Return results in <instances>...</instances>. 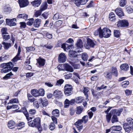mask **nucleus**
<instances>
[{"mask_svg": "<svg viewBox=\"0 0 133 133\" xmlns=\"http://www.w3.org/2000/svg\"><path fill=\"white\" fill-rule=\"evenodd\" d=\"M120 67L121 70L124 71L128 70L129 68V66L128 64L126 63L122 64L120 66Z\"/></svg>", "mask_w": 133, "mask_h": 133, "instance_id": "c756f323", "label": "nucleus"}, {"mask_svg": "<svg viewBox=\"0 0 133 133\" xmlns=\"http://www.w3.org/2000/svg\"><path fill=\"white\" fill-rule=\"evenodd\" d=\"M47 7V4L46 3H43L41 5L40 10L42 11L46 9Z\"/></svg>", "mask_w": 133, "mask_h": 133, "instance_id": "ea45409f", "label": "nucleus"}, {"mask_svg": "<svg viewBox=\"0 0 133 133\" xmlns=\"http://www.w3.org/2000/svg\"><path fill=\"white\" fill-rule=\"evenodd\" d=\"M40 104L39 103L38 99L36 100L33 102V105L35 108L38 109L39 107V104Z\"/></svg>", "mask_w": 133, "mask_h": 133, "instance_id": "58836bf2", "label": "nucleus"}, {"mask_svg": "<svg viewBox=\"0 0 133 133\" xmlns=\"http://www.w3.org/2000/svg\"><path fill=\"white\" fill-rule=\"evenodd\" d=\"M82 120H83V122L85 124L88 121V116L87 115L84 116L82 118Z\"/></svg>", "mask_w": 133, "mask_h": 133, "instance_id": "e2e57ef3", "label": "nucleus"}, {"mask_svg": "<svg viewBox=\"0 0 133 133\" xmlns=\"http://www.w3.org/2000/svg\"><path fill=\"white\" fill-rule=\"evenodd\" d=\"M61 46V48H63L65 51L66 49L68 50L69 49L71 46H68V44L64 43L62 44L61 42H60V45H58V46L60 47Z\"/></svg>", "mask_w": 133, "mask_h": 133, "instance_id": "5701e85b", "label": "nucleus"}, {"mask_svg": "<svg viewBox=\"0 0 133 133\" xmlns=\"http://www.w3.org/2000/svg\"><path fill=\"white\" fill-rule=\"evenodd\" d=\"M3 11L4 12H9L11 11L10 8L7 6H5L3 8Z\"/></svg>", "mask_w": 133, "mask_h": 133, "instance_id": "c03bdc74", "label": "nucleus"}, {"mask_svg": "<svg viewBox=\"0 0 133 133\" xmlns=\"http://www.w3.org/2000/svg\"><path fill=\"white\" fill-rule=\"evenodd\" d=\"M129 84V82L128 81H124L122 82V86L123 88H125Z\"/></svg>", "mask_w": 133, "mask_h": 133, "instance_id": "052dcab7", "label": "nucleus"}, {"mask_svg": "<svg viewBox=\"0 0 133 133\" xmlns=\"http://www.w3.org/2000/svg\"><path fill=\"white\" fill-rule=\"evenodd\" d=\"M42 11H41L40 10H38L36 11L35 12L34 16L36 17H37L41 15V14L42 12Z\"/></svg>", "mask_w": 133, "mask_h": 133, "instance_id": "680f3d73", "label": "nucleus"}, {"mask_svg": "<svg viewBox=\"0 0 133 133\" xmlns=\"http://www.w3.org/2000/svg\"><path fill=\"white\" fill-rule=\"evenodd\" d=\"M49 12L46 11L42 14V16L45 19L47 18L48 16L49 15Z\"/></svg>", "mask_w": 133, "mask_h": 133, "instance_id": "774afa93", "label": "nucleus"}, {"mask_svg": "<svg viewBox=\"0 0 133 133\" xmlns=\"http://www.w3.org/2000/svg\"><path fill=\"white\" fill-rule=\"evenodd\" d=\"M66 57L64 53H61L59 55L58 58V61L59 63H64L66 61Z\"/></svg>", "mask_w": 133, "mask_h": 133, "instance_id": "9d476101", "label": "nucleus"}, {"mask_svg": "<svg viewBox=\"0 0 133 133\" xmlns=\"http://www.w3.org/2000/svg\"><path fill=\"white\" fill-rule=\"evenodd\" d=\"M2 37L3 39L5 40H8L10 38V36L8 33L7 34L2 35Z\"/></svg>", "mask_w": 133, "mask_h": 133, "instance_id": "0e129e2a", "label": "nucleus"}, {"mask_svg": "<svg viewBox=\"0 0 133 133\" xmlns=\"http://www.w3.org/2000/svg\"><path fill=\"white\" fill-rule=\"evenodd\" d=\"M2 44L4 45V49L6 50H8L11 46V44L10 43L3 42Z\"/></svg>", "mask_w": 133, "mask_h": 133, "instance_id": "72a5a7b5", "label": "nucleus"}, {"mask_svg": "<svg viewBox=\"0 0 133 133\" xmlns=\"http://www.w3.org/2000/svg\"><path fill=\"white\" fill-rule=\"evenodd\" d=\"M76 49L78 52L82 51V48L83 47V44L82 40L80 39H78L76 44Z\"/></svg>", "mask_w": 133, "mask_h": 133, "instance_id": "6e6552de", "label": "nucleus"}, {"mask_svg": "<svg viewBox=\"0 0 133 133\" xmlns=\"http://www.w3.org/2000/svg\"><path fill=\"white\" fill-rule=\"evenodd\" d=\"M115 12L116 14L119 16H124V13L121 8H117L115 10Z\"/></svg>", "mask_w": 133, "mask_h": 133, "instance_id": "4be33fe9", "label": "nucleus"}, {"mask_svg": "<svg viewBox=\"0 0 133 133\" xmlns=\"http://www.w3.org/2000/svg\"><path fill=\"white\" fill-rule=\"evenodd\" d=\"M32 95L34 96L37 97L39 96L38 91L37 90L33 89L31 91Z\"/></svg>", "mask_w": 133, "mask_h": 133, "instance_id": "473e14b6", "label": "nucleus"}, {"mask_svg": "<svg viewBox=\"0 0 133 133\" xmlns=\"http://www.w3.org/2000/svg\"><path fill=\"white\" fill-rule=\"evenodd\" d=\"M34 22V19L32 18H31L29 20L27 23V24L29 26H31L33 24Z\"/></svg>", "mask_w": 133, "mask_h": 133, "instance_id": "6e6d98bb", "label": "nucleus"}, {"mask_svg": "<svg viewBox=\"0 0 133 133\" xmlns=\"http://www.w3.org/2000/svg\"><path fill=\"white\" fill-rule=\"evenodd\" d=\"M77 111L76 113L77 114H80L82 112L83 110V107L81 106L77 107L76 108Z\"/></svg>", "mask_w": 133, "mask_h": 133, "instance_id": "79ce46f5", "label": "nucleus"}, {"mask_svg": "<svg viewBox=\"0 0 133 133\" xmlns=\"http://www.w3.org/2000/svg\"><path fill=\"white\" fill-rule=\"evenodd\" d=\"M77 49L76 50L73 51L70 50L69 52V54L70 56L71 57V60L73 62L76 63L78 61V59L77 57Z\"/></svg>", "mask_w": 133, "mask_h": 133, "instance_id": "423d86ee", "label": "nucleus"}, {"mask_svg": "<svg viewBox=\"0 0 133 133\" xmlns=\"http://www.w3.org/2000/svg\"><path fill=\"white\" fill-rule=\"evenodd\" d=\"M87 43L88 45L86 47L87 48H89V46L93 47L95 45L94 42L91 39L89 38L87 39Z\"/></svg>", "mask_w": 133, "mask_h": 133, "instance_id": "f3484780", "label": "nucleus"}, {"mask_svg": "<svg viewBox=\"0 0 133 133\" xmlns=\"http://www.w3.org/2000/svg\"><path fill=\"white\" fill-rule=\"evenodd\" d=\"M83 122V120L79 119L75 124L78 129V130L79 131L81 129L83 128V126L82 125V123Z\"/></svg>", "mask_w": 133, "mask_h": 133, "instance_id": "ddd939ff", "label": "nucleus"}, {"mask_svg": "<svg viewBox=\"0 0 133 133\" xmlns=\"http://www.w3.org/2000/svg\"><path fill=\"white\" fill-rule=\"evenodd\" d=\"M41 2V0H37L32 2L31 3L33 6L38 7L40 5Z\"/></svg>", "mask_w": 133, "mask_h": 133, "instance_id": "2f4dec72", "label": "nucleus"}, {"mask_svg": "<svg viewBox=\"0 0 133 133\" xmlns=\"http://www.w3.org/2000/svg\"><path fill=\"white\" fill-rule=\"evenodd\" d=\"M111 130H115L116 131L118 130L121 131L122 129V128L120 126H114L111 127Z\"/></svg>", "mask_w": 133, "mask_h": 133, "instance_id": "e433bc0d", "label": "nucleus"}, {"mask_svg": "<svg viewBox=\"0 0 133 133\" xmlns=\"http://www.w3.org/2000/svg\"><path fill=\"white\" fill-rule=\"evenodd\" d=\"M41 20L39 19H36L34 23V27L36 28H38L40 26L41 24Z\"/></svg>", "mask_w": 133, "mask_h": 133, "instance_id": "cd10ccee", "label": "nucleus"}, {"mask_svg": "<svg viewBox=\"0 0 133 133\" xmlns=\"http://www.w3.org/2000/svg\"><path fill=\"white\" fill-rule=\"evenodd\" d=\"M64 81L62 79H60L58 80L57 81L56 83V85L61 86L63 84Z\"/></svg>", "mask_w": 133, "mask_h": 133, "instance_id": "603ef678", "label": "nucleus"}, {"mask_svg": "<svg viewBox=\"0 0 133 133\" xmlns=\"http://www.w3.org/2000/svg\"><path fill=\"white\" fill-rule=\"evenodd\" d=\"M53 122L51 123L49 125V128L51 130H54L55 128V125Z\"/></svg>", "mask_w": 133, "mask_h": 133, "instance_id": "bf43d9fd", "label": "nucleus"}, {"mask_svg": "<svg viewBox=\"0 0 133 133\" xmlns=\"http://www.w3.org/2000/svg\"><path fill=\"white\" fill-rule=\"evenodd\" d=\"M8 125L9 128L12 129L15 127V123L12 121H10L8 122Z\"/></svg>", "mask_w": 133, "mask_h": 133, "instance_id": "c85d7f7f", "label": "nucleus"}, {"mask_svg": "<svg viewBox=\"0 0 133 133\" xmlns=\"http://www.w3.org/2000/svg\"><path fill=\"white\" fill-rule=\"evenodd\" d=\"M127 2V0H120V5L122 7H124L126 5Z\"/></svg>", "mask_w": 133, "mask_h": 133, "instance_id": "de8ad7c7", "label": "nucleus"}, {"mask_svg": "<svg viewBox=\"0 0 133 133\" xmlns=\"http://www.w3.org/2000/svg\"><path fill=\"white\" fill-rule=\"evenodd\" d=\"M88 56L87 54L85 53H83L82 55V58L84 61H87L88 59Z\"/></svg>", "mask_w": 133, "mask_h": 133, "instance_id": "49530a36", "label": "nucleus"}, {"mask_svg": "<svg viewBox=\"0 0 133 133\" xmlns=\"http://www.w3.org/2000/svg\"><path fill=\"white\" fill-rule=\"evenodd\" d=\"M111 74H113L115 76L117 77L118 76L117 71L116 67L114 66L111 67Z\"/></svg>", "mask_w": 133, "mask_h": 133, "instance_id": "b1692460", "label": "nucleus"}, {"mask_svg": "<svg viewBox=\"0 0 133 133\" xmlns=\"http://www.w3.org/2000/svg\"><path fill=\"white\" fill-rule=\"evenodd\" d=\"M19 3L21 8H23L27 6L29 3L28 0H19Z\"/></svg>", "mask_w": 133, "mask_h": 133, "instance_id": "4468645a", "label": "nucleus"}, {"mask_svg": "<svg viewBox=\"0 0 133 133\" xmlns=\"http://www.w3.org/2000/svg\"><path fill=\"white\" fill-rule=\"evenodd\" d=\"M104 76L108 79H111L112 78V74L111 72H106L104 73Z\"/></svg>", "mask_w": 133, "mask_h": 133, "instance_id": "7c9ffc66", "label": "nucleus"}, {"mask_svg": "<svg viewBox=\"0 0 133 133\" xmlns=\"http://www.w3.org/2000/svg\"><path fill=\"white\" fill-rule=\"evenodd\" d=\"M64 88V93L66 96H69L72 94L73 88L71 85L69 84H66Z\"/></svg>", "mask_w": 133, "mask_h": 133, "instance_id": "20e7f679", "label": "nucleus"}, {"mask_svg": "<svg viewBox=\"0 0 133 133\" xmlns=\"http://www.w3.org/2000/svg\"><path fill=\"white\" fill-rule=\"evenodd\" d=\"M83 93L87 99L88 97V92L89 91V88L88 87H84Z\"/></svg>", "mask_w": 133, "mask_h": 133, "instance_id": "f704fd0d", "label": "nucleus"}, {"mask_svg": "<svg viewBox=\"0 0 133 133\" xmlns=\"http://www.w3.org/2000/svg\"><path fill=\"white\" fill-rule=\"evenodd\" d=\"M39 102V104L41 103L42 104L44 107L46 106L48 104V102L47 100L45 98H40L38 99Z\"/></svg>", "mask_w": 133, "mask_h": 133, "instance_id": "a211bd4d", "label": "nucleus"}, {"mask_svg": "<svg viewBox=\"0 0 133 133\" xmlns=\"http://www.w3.org/2000/svg\"><path fill=\"white\" fill-rule=\"evenodd\" d=\"M59 14L58 13L54 15L53 17V19L54 20H56L59 18Z\"/></svg>", "mask_w": 133, "mask_h": 133, "instance_id": "69168bd1", "label": "nucleus"}, {"mask_svg": "<svg viewBox=\"0 0 133 133\" xmlns=\"http://www.w3.org/2000/svg\"><path fill=\"white\" fill-rule=\"evenodd\" d=\"M21 51V48L20 46H19L18 48V52L17 55L15 57L12 59L13 61L15 62L20 59V57H19L20 52Z\"/></svg>", "mask_w": 133, "mask_h": 133, "instance_id": "dca6fc26", "label": "nucleus"}, {"mask_svg": "<svg viewBox=\"0 0 133 133\" xmlns=\"http://www.w3.org/2000/svg\"><path fill=\"white\" fill-rule=\"evenodd\" d=\"M123 128L126 132H130L133 130V129H132L131 128V126L128 125L127 124H126V123L123 124Z\"/></svg>", "mask_w": 133, "mask_h": 133, "instance_id": "2eb2a0df", "label": "nucleus"}, {"mask_svg": "<svg viewBox=\"0 0 133 133\" xmlns=\"http://www.w3.org/2000/svg\"><path fill=\"white\" fill-rule=\"evenodd\" d=\"M7 29L6 28H3L2 29L1 32L2 35H4V34H7L8 33L7 32Z\"/></svg>", "mask_w": 133, "mask_h": 133, "instance_id": "864d4df0", "label": "nucleus"}, {"mask_svg": "<svg viewBox=\"0 0 133 133\" xmlns=\"http://www.w3.org/2000/svg\"><path fill=\"white\" fill-rule=\"evenodd\" d=\"M75 102L77 103L82 102L83 100V98L81 97H79L75 99Z\"/></svg>", "mask_w": 133, "mask_h": 133, "instance_id": "a19ab883", "label": "nucleus"}, {"mask_svg": "<svg viewBox=\"0 0 133 133\" xmlns=\"http://www.w3.org/2000/svg\"><path fill=\"white\" fill-rule=\"evenodd\" d=\"M37 61L39 64V67L43 66L45 65V60L44 59L40 58L37 59Z\"/></svg>", "mask_w": 133, "mask_h": 133, "instance_id": "aec40b11", "label": "nucleus"}, {"mask_svg": "<svg viewBox=\"0 0 133 133\" xmlns=\"http://www.w3.org/2000/svg\"><path fill=\"white\" fill-rule=\"evenodd\" d=\"M12 75H13V74L11 72H10L9 73L7 74L6 75L3 77V78L4 79H7Z\"/></svg>", "mask_w": 133, "mask_h": 133, "instance_id": "13d9d810", "label": "nucleus"}, {"mask_svg": "<svg viewBox=\"0 0 133 133\" xmlns=\"http://www.w3.org/2000/svg\"><path fill=\"white\" fill-rule=\"evenodd\" d=\"M53 95L55 98L58 99L61 98L63 96L62 92L58 90H56L54 91Z\"/></svg>", "mask_w": 133, "mask_h": 133, "instance_id": "9b49d317", "label": "nucleus"}, {"mask_svg": "<svg viewBox=\"0 0 133 133\" xmlns=\"http://www.w3.org/2000/svg\"><path fill=\"white\" fill-rule=\"evenodd\" d=\"M28 17V15L26 14H19L18 15L17 18L18 19L22 18L26 20L27 19Z\"/></svg>", "mask_w": 133, "mask_h": 133, "instance_id": "393cba45", "label": "nucleus"}, {"mask_svg": "<svg viewBox=\"0 0 133 133\" xmlns=\"http://www.w3.org/2000/svg\"><path fill=\"white\" fill-rule=\"evenodd\" d=\"M22 111L26 117V119L28 121H29L32 119L31 117H28L29 114L25 108H23L22 109Z\"/></svg>", "mask_w": 133, "mask_h": 133, "instance_id": "412c9836", "label": "nucleus"}, {"mask_svg": "<svg viewBox=\"0 0 133 133\" xmlns=\"http://www.w3.org/2000/svg\"><path fill=\"white\" fill-rule=\"evenodd\" d=\"M109 18L110 21H114L116 20V16L114 13L111 12L109 15Z\"/></svg>", "mask_w": 133, "mask_h": 133, "instance_id": "bb28decb", "label": "nucleus"}, {"mask_svg": "<svg viewBox=\"0 0 133 133\" xmlns=\"http://www.w3.org/2000/svg\"><path fill=\"white\" fill-rule=\"evenodd\" d=\"M89 0H71V1L74 2L75 5L79 6L80 5L85 4Z\"/></svg>", "mask_w": 133, "mask_h": 133, "instance_id": "1a4fd4ad", "label": "nucleus"}, {"mask_svg": "<svg viewBox=\"0 0 133 133\" xmlns=\"http://www.w3.org/2000/svg\"><path fill=\"white\" fill-rule=\"evenodd\" d=\"M91 91L92 94L94 97L95 98L98 97V93L97 91L94 90L93 89H91Z\"/></svg>", "mask_w": 133, "mask_h": 133, "instance_id": "a18cd8bd", "label": "nucleus"}, {"mask_svg": "<svg viewBox=\"0 0 133 133\" xmlns=\"http://www.w3.org/2000/svg\"><path fill=\"white\" fill-rule=\"evenodd\" d=\"M123 109H120L118 110L114 109L112 110L110 112L109 114H107L106 116V120L108 122H109L111 119L112 115L113 114L117 115L118 116L120 115L122 112V111Z\"/></svg>", "mask_w": 133, "mask_h": 133, "instance_id": "f257e3e1", "label": "nucleus"}, {"mask_svg": "<svg viewBox=\"0 0 133 133\" xmlns=\"http://www.w3.org/2000/svg\"><path fill=\"white\" fill-rule=\"evenodd\" d=\"M111 33V30L107 28H104L102 29V34H100V38H108L110 36Z\"/></svg>", "mask_w": 133, "mask_h": 133, "instance_id": "39448f33", "label": "nucleus"}, {"mask_svg": "<svg viewBox=\"0 0 133 133\" xmlns=\"http://www.w3.org/2000/svg\"><path fill=\"white\" fill-rule=\"evenodd\" d=\"M18 99L16 98H15L11 99L9 101L8 104H12L13 103H18Z\"/></svg>", "mask_w": 133, "mask_h": 133, "instance_id": "09e8293b", "label": "nucleus"}, {"mask_svg": "<svg viewBox=\"0 0 133 133\" xmlns=\"http://www.w3.org/2000/svg\"><path fill=\"white\" fill-rule=\"evenodd\" d=\"M127 123L126 124H127L128 125L131 126L132 129H133V119L131 118H128L127 119Z\"/></svg>", "mask_w": 133, "mask_h": 133, "instance_id": "a878e982", "label": "nucleus"}, {"mask_svg": "<svg viewBox=\"0 0 133 133\" xmlns=\"http://www.w3.org/2000/svg\"><path fill=\"white\" fill-rule=\"evenodd\" d=\"M64 104L65 108L68 107L70 104V101L68 99H66L65 100Z\"/></svg>", "mask_w": 133, "mask_h": 133, "instance_id": "5fc2aeb1", "label": "nucleus"}, {"mask_svg": "<svg viewBox=\"0 0 133 133\" xmlns=\"http://www.w3.org/2000/svg\"><path fill=\"white\" fill-rule=\"evenodd\" d=\"M6 22L7 24L10 26H15L16 25V19L15 18L11 19H6Z\"/></svg>", "mask_w": 133, "mask_h": 133, "instance_id": "f8f14e48", "label": "nucleus"}, {"mask_svg": "<svg viewBox=\"0 0 133 133\" xmlns=\"http://www.w3.org/2000/svg\"><path fill=\"white\" fill-rule=\"evenodd\" d=\"M26 49L28 52L30 51H33L35 49V48L33 46L26 47Z\"/></svg>", "mask_w": 133, "mask_h": 133, "instance_id": "338daca9", "label": "nucleus"}, {"mask_svg": "<svg viewBox=\"0 0 133 133\" xmlns=\"http://www.w3.org/2000/svg\"><path fill=\"white\" fill-rule=\"evenodd\" d=\"M28 121V125L30 127H36L41 126V119L39 117H36L33 120H30Z\"/></svg>", "mask_w": 133, "mask_h": 133, "instance_id": "f03ea898", "label": "nucleus"}, {"mask_svg": "<svg viewBox=\"0 0 133 133\" xmlns=\"http://www.w3.org/2000/svg\"><path fill=\"white\" fill-rule=\"evenodd\" d=\"M129 24L128 21L125 19L120 20L117 23V26L118 27H125L128 26Z\"/></svg>", "mask_w": 133, "mask_h": 133, "instance_id": "0eeeda50", "label": "nucleus"}, {"mask_svg": "<svg viewBox=\"0 0 133 133\" xmlns=\"http://www.w3.org/2000/svg\"><path fill=\"white\" fill-rule=\"evenodd\" d=\"M3 68L1 70L2 73H6L10 71L13 67V65L11 62L3 64Z\"/></svg>", "mask_w": 133, "mask_h": 133, "instance_id": "7ed1b4c3", "label": "nucleus"}, {"mask_svg": "<svg viewBox=\"0 0 133 133\" xmlns=\"http://www.w3.org/2000/svg\"><path fill=\"white\" fill-rule=\"evenodd\" d=\"M38 93L39 96H43L44 95V89H41L39 90Z\"/></svg>", "mask_w": 133, "mask_h": 133, "instance_id": "4d7b16f0", "label": "nucleus"}, {"mask_svg": "<svg viewBox=\"0 0 133 133\" xmlns=\"http://www.w3.org/2000/svg\"><path fill=\"white\" fill-rule=\"evenodd\" d=\"M102 34V29L101 27L96 30L94 33V34L95 36H97L99 35V36L100 37V34Z\"/></svg>", "mask_w": 133, "mask_h": 133, "instance_id": "4c0bfd02", "label": "nucleus"}, {"mask_svg": "<svg viewBox=\"0 0 133 133\" xmlns=\"http://www.w3.org/2000/svg\"><path fill=\"white\" fill-rule=\"evenodd\" d=\"M117 116H118V115L116 114H113L111 121L112 123H114L118 121V120Z\"/></svg>", "mask_w": 133, "mask_h": 133, "instance_id": "c9c22d12", "label": "nucleus"}, {"mask_svg": "<svg viewBox=\"0 0 133 133\" xmlns=\"http://www.w3.org/2000/svg\"><path fill=\"white\" fill-rule=\"evenodd\" d=\"M114 36L116 37H118L119 36L120 32L118 30H115L114 31Z\"/></svg>", "mask_w": 133, "mask_h": 133, "instance_id": "3c124183", "label": "nucleus"}, {"mask_svg": "<svg viewBox=\"0 0 133 133\" xmlns=\"http://www.w3.org/2000/svg\"><path fill=\"white\" fill-rule=\"evenodd\" d=\"M59 111L57 109L53 110L52 112V115L56 116H58L59 115Z\"/></svg>", "mask_w": 133, "mask_h": 133, "instance_id": "37998d69", "label": "nucleus"}, {"mask_svg": "<svg viewBox=\"0 0 133 133\" xmlns=\"http://www.w3.org/2000/svg\"><path fill=\"white\" fill-rule=\"evenodd\" d=\"M64 69L66 70L72 72L73 71V69L72 67L68 64H65L64 65Z\"/></svg>", "mask_w": 133, "mask_h": 133, "instance_id": "6ab92c4d", "label": "nucleus"}, {"mask_svg": "<svg viewBox=\"0 0 133 133\" xmlns=\"http://www.w3.org/2000/svg\"><path fill=\"white\" fill-rule=\"evenodd\" d=\"M36 112V110L35 109H31L29 110V113L31 115H35Z\"/></svg>", "mask_w": 133, "mask_h": 133, "instance_id": "8fccbe9b", "label": "nucleus"}]
</instances>
